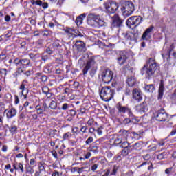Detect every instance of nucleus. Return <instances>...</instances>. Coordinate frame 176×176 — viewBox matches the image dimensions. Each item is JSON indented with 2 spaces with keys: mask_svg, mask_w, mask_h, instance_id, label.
<instances>
[{
  "mask_svg": "<svg viewBox=\"0 0 176 176\" xmlns=\"http://www.w3.org/2000/svg\"><path fill=\"white\" fill-rule=\"evenodd\" d=\"M126 83L129 87H133V86L137 83V80L134 76H130L127 78Z\"/></svg>",
  "mask_w": 176,
  "mask_h": 176,
  "instance_id": "nucleus-19",
  "label": "nucleus"
},
{
  "mask_svg": "<svg viewBox=\"0 0 176 176\" xmlns=\"http://www.w3.org/2000/svg\"><path fill=\"white\" fill-rule=\"evenodd\" d=\"M153 118L158 122H166L168 119V114L163 109L155 111L153 113Z\"/></svg>",
  "mask_w": 176,
  "mask_h": 176,
  "instance_id": "nucleus-7",
  "label": "nucleus"
},
{
  "mask_svg": "<svg viewBox=\"0 0 176 176\" xmlns=\"http://www.w3.org/2000/svg\"><path fill=\"white\" fill-rule=\"evenodd\" d=\"M76 24L77 25H81V24H83V18L78 16L76 19Z\"/></svg>",
  "mask_w": 176,
  "mask_h": 176,
  "instance_id": "nucleus-30",
  "label": "nucleus"
},
{
  "mask_svg": "<svg viewBox=\"0 0 176 176\" xmlns=\"http://www.w3.org/2000/svg\"><path fill=\"white\" fill-rule=\"evenodd\" d=\"M142 21V16H133L129 17L126 21V25L130 28L133 27H138Z\"/></svg>",
  "mask_w": 176,
  "mask_h": 176,
  "instance_id": "nucleus-6",
  "label": "nucleus"
},
{
  "mask_svg": "<svg viewBox=\"0 0 176 176\" xmlns=\"http://www.w3.org/2000/svg\"><path fill=\"white\" fill-rule=\"evenodd\" d=\"M83 170H85V167H81L78 168V174H82V173L83 172Z\"/></svg>",
  "mask_w": 176,
  "mask_h": 176,
  "instance_id": "nucleus-59",
  "label": "nucleus"
},
{
  "mask_svg": "<svg viewBox=\"0 0 176 176\" xmlns=\"http://www.w3.org/2000/svg\"><path fill=\"white\" fill-rule=\"evenodd\" d=\"M127 137H129V131L122 129L119 131L114 142L116 145H120L123 141H126Z\"/></svg>",
  "mask_w": 176,
  "mask_h": 176,
  "instance_id": "nucleus-9",
  "label": "nucleus"
},
{
  "mask_svg": "<svg viewBox=\"0 0 176 176\" xmlns=\"http://www.w3.org/2000/svg\"><path fill=\"white\" fill-rule=\"evenodd\" d=\"M134 10H135V6L131 1H125L121 6V12H122L124 17L131 16L134 13Z\"/></svg>",
  "mask_w": 176,
  "mask_h": 176,
  "instance_id": "nucleus-4",
  "label": "nucleus"
},
{
  "mask_svg": "<svg viewBox=\"0 0 176 176\" xmlns=\"http://www.w3.org/2000/svg\"><path fill=\"white\" fill-rule=\"evenodd\" d=\"M42 171L41 170H38V171H36V173H34V176H41V174H42Z\"/></svg>",
  "mask_w": 176,
  "mask_h": 176,
  "instance_id": "nucleus-64",
  "label": "nucleus"
},
{
  "mask_svg": "<svg viewBox=\"0 0 176 176\" xmlns=\"http://www.w3.org/2000/svg\"><path fill=\"white\" fill-rule=\"evenodd\" d=\"M136 110L138 112H146V106L145 105V103H142L137 106Z\"/></svg>",
  "mask_w": 176,
  "mask_h": 176,
  "instance_id": "nucleus-22",
  "label": "nucleus"
},
{
  "mask_svg": "<svg viewBox=\"0 0 176 176\" xmlns=\"http://www.w3.org/2000/svg\"><path fill=\"white\" fill-rule=\"evenodd\" d=\"M129 58V52L124 51L120 52V57L118 58V63L120 65H123L126 63V60Z\"/></svg>",
  "mask_w": 176,
  "mask_h": 176,
  "instance_id": "nucleus-13",
  "label": "nucleus"
},
{
  "mask_svg": "<svg viewBox=\"0 0 176 176\" xmlns=\"http://www.w3.org/2000/svg\"><path fill=\"white\" fill-rule=\"evenodd\" d=\"M50 108L51 109H56V108H57V102L54 100H52L50 103Z\"/></svg>",
  "mask_w": 176,
  "mask_h": 176,
  "instance_id": "nucleus-28",
  "label": "nucleus"
},
{
  "mask_svg": "<svg viewBox=\"0 0 176 176\" xmlns=\"http://www.w3.org/2000/svg\"><path fill=\"white\" fill-rule=\"evenodd\" d=\"M140 146H141L140 143H135L133 146H131V148H132V149H140Z\"/></svg>",
  "mask_w": 176,
  "mask_h": 176,
  "instance_id": "nucleus-50",
  "label": "nucleus"
},
{
  "mask_svg": "<svg viewBox=\"0 0 176 176\" xmlns=\"http://www.w3.org/2000/svg\"><path fill=\"white\" fill-rule=\"evenodd\" d=\"M36 109L38 115H42V113L45 112V109L43 107H40L38 105L36 107Z\"/></svg>",
  "mask_w": 176,
  "mask_h": 176,
  "instance_id": "nucleus-29",
  "label": "nucleus"
},
{
  "mask_svg": "<svg viewBox=\"0 0 176 176\" xmlns=\"http://www.w3.org/2000/svg\"><path fill=\"white\" fill-rule=\"evenodd\" d=\"M96 65V61L94 60V58H89L87 60V63L85 64V66L82 70L83 75H87L90 68H93L94 65Z\"/></svg>",
  "mask_w": 176,
  "mask_h": 176,
  "instance_id": "nucleus-11",
  "label": "nucleus"
},
{
  "mask_svg": "<svg viewBox=\"0 0 176 176\" xmlns=\"http://www.w3.org/2000/svg\"><path fill=\"white\" fill-rule=\"evenodd\" d=\"M32 5H36V6H42V1L40 0H31Z\"/></svg>",
  "mask_w": 176,
  "mask_h": 176,
  "instance_id": "nucleus-26",
  "label": "nucleus"
},
{
  "mask_svg": "<svg viewBox=\"0 0 176 176\" xmlns=\"http://www.w3.org/2000/svg\"><path fill=\"white\" fill-rule=\"evenodd\" d=\"M126 38L128 41H133L134 39V34L133 33L127 34Z\"/></svg>",
  "mask_w": 176,
  "mask_h": 176,
  "instance_id": "nucleus-36",
  "label": "nucleus"
},
{
  "mask_svg": "<svg viewBox=\"0 0 176 176\" xmlns=\"http://www.w3.org/2000/svg\"><path fill=\"white\" fill-rule=\"evenodd\" d=\"M76 47L78 52H85L86 51V44L82 41L76 42Z\"/></svg>",
  "mask_w": 176,
  "mask_h": 176,
  "instance_id": "nucleus-17",
  "label": "nucleus"
},
{
  "mask_svg": "<svg viewBox=\"0 0 176 176\" xmlns=\"http://www.w3.org/2000/svg\"><path fill=\"white\" fill-rule=\"evenodd\" d=\"M110 174H111V170L106 169L104 170V174L102 175V176H109Z\"/></svg>",
  "mask_w": 176,
  "mask_h": 176,
  "instance_id": "nucleus-53",
  "label": "nucleus"
},
{
  "mask_svg": "<svg viewBox=\"0 0 176 176\" xmlns=\"http://www.w3.org/2000/svg\"><path fill=\"white\" fill-rule=\"evenodd\" d=\"M164 156H166V153H162L157 155V159H158V160H163Z\"/></svg>",
  "mask_w": 176,
  "mask_h": 176,
  "instance_id": "nucleus-42",
  "label": "nucleus"
},
{
  "mask_svg": "<svg viewBox=\"0 0 176 176\" xmlns=\"http://www.w3.org/2000/svg\"><path fill=\"white\" fill-rule=\"evenodd\" d=\"M89 74L91 76H94L96 75V69H92L90 72Z\"/></svg>",
  "mask_w": 176,
  "mask_h": 176,
  "instance_id": "nucleus-61",
  "label": "nucleus"
},
{
  "mask_svg": "<svg viewBox=\"0 0 176 176\" xmlns=\"http://www.w3.org/2000/svg\"><path fill=\"white\" fill-rule=\"evenodd\" d=\"M116 108L120 113H127L129 116H132L131 110L126 107H124L122 104H117Z\"/></svg>",
  "mask_w": 176,
  "mask_h": 176,
  "instance_id": "nucleus-12",
  "label": "nucleus"
},
{
  "mask_svg": "<svg viewBox=\"0 0 176 176\" xmlns=\"http://www.w3.org/2000/svg\"><path fill=\"white\" fill-rule=\"evenodd\" d=\"M91 157V153L90 152H87L85 156V160L90 159Z\"/></svg>",
  "mask_w": 176,
  "mask_h": 176,
  "instance_id": "nucleus-56",
  "label": "nucleus"
},
{
  "mask_svg": "<svg viewBox=\"0 0 176 176\" xmlns=\"http://www.w3.org/2000/svg\"><path fill=\"white\" fill-rule=\"evenodd\" d=\"M123 123L124 124H129V123H132L131 118L129 117V118H125Z\"/></svg>",
  "mask_w": 176,
  "mask_h": 176,
  "instance_id": "nucleus-45",
  "label": "nucleus"
},
{
  "mask_svg": "<svg viewBox=\"0 0 176 176\" xmlns=\"http://www.w3.org/2000/svg\"><path fill=\"white\" fill-rule=\"evenodd\" d=\"M68 108H69V105H68V104H67V103L63 104L62 106V109L63 111H67V109H68Z\"/></svg>",
  "mask_w": 176,
  "mask_h": 176,
  "instance_id": "nucleus-52",
  "label": "nucleus"
},
{
  "mask_svg": "<svg viewBox=\"0 0 176 176\" xmlns=\"http://www.w3.org/2000/svg\"><path fill=\"white\" fill-rule=\"evenodd\" d=\"M20 103V99H19V96L14 95V104L15 105H17Z\"/></svg>",
  "mask_w": 176,
  "mask_h": 176,
  "instance_id": "nucleus-46",
  "label": "nucleus"
},
{
  "mask_svg": "<svg viewBox=\"0 0 176 176\" xmlns=\"http://www.w3.org/2000/svg\"><path fill=\"white\" fill-rule=\"evenodd\" d=\"M115 17L116 18L113 19V27H120V25H122V21L120 20L118 14H116Z\"/></svg>",
  "mask_w": 176,
  "mask_h": 176,
  "instance_id": "nucleus-20",
  "label": "nucleus"
},
{
  "mask_svg": "<svg viewBox=\"0 0 176 176\" xmlns=\"http://www.w3.org/2000/svg\"><path fill=\"white\" fill-rule=\"evenodd\" d=\"M116 173H118V166L116 165L113 166V171L110 174V175H116Z\"/></svg>",
  "mask_w": 176,
  "mask_h": 176,
  "instance_id": "nucleus-39",
  "label": "nucleus"
},
{
  "mask_svg": "<svg viewBox=\"0 0 176 176\" xmlns=\"http://www.w3.org/2000/svg\"><path fill=\"white\" fill-rule=\"evenodd\" d=\"M148 64L145 65L141 70L142 75H145L146 78L152 76L155 74V71L157 69V65L153 58H150Z\"/></svg>",
  "mask_w": 176,
  "mask_h": 176,
  "instance_id": "nucleus-1",
  "label": "nucleus"
},
{
  "mask_svg": "<svg viewBox=\"0 0 176 176\" xmlns=\"http://www.w3.org/2000/svg\"><path fill=\"white\" fill-rule=\"evenodd\" d=\"M36 162H35V159H31L30 161V166H35L36 164Z\"/></svg>",
  "mask_w": 176,
  "mask_h": 176,
  "instance_id": "nucleus-58",
  "label": "nucleus"
},
{
  "mask_svg": "<svg viewBox=\"0 0 176 176\" xmlns=\"http://www.w3.org/2000/svg\"><path fill=\"white\" fill-rule=\"evenodd\" d=\"M101 99L105 102L111 101L115 96V90L112 89L111 87H103L100 92Z\"/></svg>",
  "mask_w": 176,
  "mask_h": 176,
  "instance_id": "nucleus-3",
  "label": "nucleus"
},
{
  "mask_svg": "<svg viewBox=\"0 0 176 176\" xmlns=\"http://www.w3.org/2000/svg\"><path fill=\"white\" fill-rule=\"evenodd\" d=\"M39 79H40V80H41V82H47V76L43 75V76H41Z\"/></svg>",
  "mask_w": 176,
  "mask_h": 176,
  "instance_id": "nucleus-51",
  "label": "nucleus"
},
{
  "mask_svg": "<svg viewBox=\"0 0 176 176\" xmlns=\"http://www.w3.org/2000/svg\"><path fill=\"white\" fill-rule=\"evenodd\" d=\"M52 46H53L54 49H58V47H60V41L56 40L53 43Z\"/></svg>",
  "mask_w": 176,
  "mask_h": 176,
  "instance_id": "nucleus-33",
  "label": "nucleus"
},
{
  "mask_svg": "<svg viewBox=\"0 0 176 176\" xmlns=\"http://www.w3.org/2000/svg\"><path fill=\"white\" fill-rule=\"evenodd\" d=\"M14 64L16 65H21L23 68H27L31 67V60L30 59L23 58V59H15L14 60Z\"/></svg>",
  "mask_w": 176,
  "mask_h": 176,
  "instance_id": "nucleus-10",
  "label": "nucleus"
},
{
  "mask_svg": "<svg viewBox=\"0 0 176 176\" xmlns=\"http://www.w3.org/2000/svg\"><path fill=\"white\" fill-rule=\"evenodd\" d=\"M98 166L97 164H94L91 166V171H96L98 168Z\"/></svg>",
  "mask_w": 176,
  "mask_h": 176,
  "instance_id": "nucleus-62",
  "label": "nucleus"
},
{
  "mask_svg": "<svg viewBox=\"0 0 176 176\" xmlns=\"http://www.w3.org/2000/svg\"><path fill=\"white\" fill-rule=\"evenodd\" d=\"M87 131V126H82L80 129L81 133H86Z\"/></svg>",
  "mask_w": 176,
  "mask_h": 176,
  "instance_id": "nucleus-55",
  "label": "nucleus"
},
{
  "mask_svg": "<svg viewBox=\"0 0 176 176\" xmlns=\"http://www.w3.org/2000/svg\"><path fill=\"white\" fill-rule=\"evenodd\" d=\"M87 23L91 27H95L96 28H100V27H104L105 25L104 19H101L99 15L94 14H89L88 15Z\"/></svg>",
  "mask_w": 176,
  "mask_h": 176,
  "instance_id": "nucleus-2",
  "label": "nucleus"
},
{
  "mask_svg": "<svg viewBox=\"0 0 176 176\" xmlns=\"http://www.w3.org/2000/svg\"><path fill=\"white\" fill-rule=\"evenodd\" d=\"M38 170L43 172L45 171V165L42 163H41L38 166Z\"/></svg>",
  "mask_w": 176,
  "mask_h": 176,
  "instance_id": "nucleus-47",
  "label": "nucleus"
},
{
  "mask_svg": "<svg viewBox=\"0 0 176 176\" xmlns=\"http://www.w3.org/2000/svg\"><path fill=\"white\" fill-rule=\"evenodd\" d=\"M27 83V80H23V82L21 84L19 89L21 91H24L25 90V84Z\"/></svg>",
  "mask_w": 176,
  "mask_h": 176,
  "instance_id": "nucleus-35",
  "label": "nucleus"
},
{
  "mask_svg": "<svg viewBox=\"0 0 176 176\" xmlns=\"http://www.w3.org/2000/svg\"><path fill=\"white\" fill-rule=\"evenodd\" d=\"M130 152V150L129 148L125 147L122 151V156H127L129 155V153Z\"/></svg>",
  "mask_w": 176,
  "mask_h": 176,
  "instance_id": "nucleus-32",
  "label": "nucleus"
},
{
  "mask_svg": "<svg viewBox=\"0 0 176 176\" xmlns=\"http://www.w3.org/2000/svg\"><path fill=\"white\" fill-rule=\"evenodd\" d=\"M173 173H175V168L173 167L168 168L165 170V174H168V175H170V174H173Z\"/></svg>",
  "mask_w": 176,
  "mask_h": 176,
  "instance_id": "nucleus-25",
  "label": "nucleus"
},
{
  "mask_svg": "<svg viewBox=\"0 0 176 176\" xmlns=\"http://www.w3.org/2000/svg\"><path fill=\"white\" fill-rule=\"evenodd\" d=\"M18 168L23 173L24 171V166L22 163L19 162L18 164Z\"/></svg>",
  "mask_w": 176,
  "mask_h": 176,
  "instance_id": "nucleus-49",
  "label": "nucleus"
},
{
  "mask_svg": "<svg viewBox=\"0 0 176 176\" xmlns=\"http://www.w3.org/2000/svg\"><path fill=\"white\" fill-rule=\"evenodd\" d=\"M120 146L124 148H131L132 146H130V144L129 143L128 141L122 140V142H121Z\"/></svg>",
  "mask_w": 176,
  "mask_h": 176,
  "instance_id": "nucleus-24",
  "label": "nucleus"
},
{
  "mask_svg": "<svg viewBox=\"0 0 176 176\" xmlns=\"http://www.w3.org/2000/svg\"><path fill=\"white\" fill-rule=\"evenodd\" d=\"M129 118H131L132 123H133V124H137V123H139L140 120H141V118L134 116V115H133V113L132 116H129Z\"/></svg>",
  "mask_w": 176,
  "mask_h": 176,
  "instance_id": "nucleus-23",
  "label": "nucleus"
},
{
  "mask_svg": "<svg viewBox=\"0 0 176 176\" xmlns=\"http://www.w3.org/2000/svg\"><path fill=\"white\" fill-rule=\"evenodd\" d=\"M103 6L107 13L109 14L116 13V10H118V8H119L118 4L113 1H107L103 4Z\"/></svg>",
  "mask_w": 176,
  "mask_h": 176,
  "instance_id": "nucleus-8",
  "label": "nucleus"
},
{
  "mask_svg": "<svg viewBox=\"0 0 176 176\" xmlns=\"http://www.w3.org/2000/svg\"><path fill=\"white\" fill-rule=\"evenodd\" d=\"M8 119H12L17 115V110L14 107L11 108L6 113Z\"/></svg>",
  "mask_w": 176,
  "mask_h": 176,
  "instance_id": "nucleus-18",
  "label": "nucleus"
},
{
  "mask_svg": "<svg viewBox=\"0 0 176 176\" xmlns=\"http://www.w3.org/2000/svg\"><path fill=\"white\" fill-rule=\"evenodd\" d=\"M89 152H94V153H98V146H91L89 148Z\"/></svg>",
  "mask_w": 176,
  "mask_h": 176,
  "instance_id": "nucleus-31",
  "label": "nucleus"
},
{
  "mask_svg": "<svg viewBox=\"0 0 176 176\" xmlns=\"http://www.w3.org/2000/svg\"><path fill=\"white\" fill-rule=\"evenodd\" d=\"M153 26H151L146 30L142 36V41H149L151 38V32L153 31Z\"/></svg>",
  "mask_w": 176,
  "mask_h": 176,
  "instance_id": "nucleus-14",
  "label": "nucleus"
},
{
  "mask_svg": "<svg viewBox=\"0 0 176 176\" xmlns=\"http://www.w3.org/2000/svg\"><path fill=\"white\" fill-rule=\"evenodd\" d=\"M42 32L43 36H49V35H52V31L50 30H44Z\"/></svg>",
  "mask_w": 176,
  "mask_h": 176,
  "instance_id": "nucleus-38",
  "label": "nucleus"
},
{
  "mask_svg": "<svg viewBox=\"0 0 176 176\" xmlns=\"http://www.w3.org/2000/svg\"><path fill=\"white\" fill-rule=\"evenodd\" d=\"M26 173H28V174H33V173H34V168H32V166H28L26 168Z\"/></svg>",
  "mask_w": 176,
  "mask_h": 176,
  "instance_id": "nucleus-34",
  "label": "nucleus"
},
{
  "mask_svg": "<svg viewBox=\"0 0 176 176\" xmlns=\"http://www.w3.org/2000/svg\"><path fill=\"white\" fill-rule=\"evenodd\" d=\"M72 137V133L71 132H67L64 133L63 135V141H65V140H68V138H71Z\"/></svg>",
  "mask_w": 176,
  "mask_h": 176,
  "instance_id": "nucleus-27",
  "label": "nucleus"
},
{
  "mask_svg": "<svg viewBox=\"0 0 176 176\" xmlns=\"http://www.w3.org/2000/svg\"><path fill=\"white\" fill-rule=\"evenodd\" d=\"M166 142H164V140H160L158 145H160V146H164Z\"/></svg>",
  "mask_w": 176,
  "mask_h": 176,
  "instance_id": "nucleus-57",
  "label": "nucleus"
},
{
  "mask_svg": "<svg viewBox=\"0 0 176 176\" xmlns=\"http://www.w3.org/2000/svg\"><path fill=\"white\" fill-rule=\"evenodd\" d=\"M144 90L147 93H153V91H155V85H153V84L145 85Z\"/></svg>",
  "mask_w": 176,
  "mask_h": 176,
  "instance_id": "nucleus-21",
  "label": "nucleus"
},
{
  "mask_svg": "<svg viewBox=\"0 0 176 176\" xmlns=\"http://www.w3.org/2000/svg\"><path fill=\"white\" fill-rule=\"evenodd\" d=\"M164 96V81L161 80L158 90V100H162Z\"/></svg>",
  "mask_w": 176,
  "mask_h": 176,
  "instance_id": "nucleus-16",
  "label": "nucleus"
},
{
  "mask_svg": "<svg viewBox=\"0 0 176 176\" xmlns=\"http://www.w3.org/2000/svg\"><path fill=\"white\" fill-rule=\"evenodd\" d=\"M88 126H91L92 124H94V120L93 118L89 119L87 121Z\"/></svg>",
  "mask_w": 176,
  "mask_h": 176,
  "instance_id": "nucleus-54",
  "label": "nucleus"
},
{
  "mask_svg": "<svg viewBox=\"0 0 176 176\" xmlns=\"http://www.w3.org/2000/svg\"><path fill=\"white\" fill-rule=\"evenodd\" d=\"M0 74L2 75V76H6L8 70H6V69H1Z\"/></svg>",
  "mask_w": 176,
  "mask_h": 176,
  "instance_id": "nucleus-41",
  "label": "nucleus"
},
{
  "mask_svg": "<svg viewBox=\"0 0 176 176\" xmlns=\"http://www.w3.org/2000/svg\"><path fill=\"white\" fill-rule=\"evenodd\" d=\"M93 141H94V138H93V137H89V138L85 141V144H86V145H89V144H91V142H93Z\"/></svg>",
  "mask_w": 176,
  "mask_h": 176,
  "instance_id": "nucleus-40",
  "label": "nucleus"
},
{
  "mask_svg": "<svg viewBox=\"0 0 176 176\" xmlns=\"http://www.w3.org/2000/svg\"><path fill=\"white\" fill-rule=\"evenodd\" d=\"M16 130H17V126L14 125L11 126L10 128V133H16Z\"/></svg>",
  "mask_w": 176,
  "mask_h": 176,
  "instance_id": "nucleus-43",
  "label": "nucleus"
},
{
  "mask_svg": "<svg viewBox=\"0 0 176 176\" xmlns=\"http://www.w3.org/2000/svg\"><path fill=\"white\" fill-rule=\"evenodd\" d=\"M52 156H53L55 159H57V158H58L57 152H56V151H52Z\"/></svg>",
  "mask_w": 176,
  "mask_h": 176,
  "instance_id": "nucleus-60",
  "label": "nucleus"
},
{
  "mask_svg": "<svg viewBox=\"0 0 176 176\" xmlns=\"http://www.w3.org/2000/svg\"><path fill=\"white\" fill-rule=\"evenodd\" d=\"M102 129L104 128L102 126H100L96 129V132L98 134V135H102Z\"/></svg>",
  "mask_w": 176,
  "mask_h": 176,
  "instance_id": "nucleus-44",
  "label": "nucleus"
},
{
  "mask_svg": "<svg viewBox=\"0 0 176 176\" xmlns=\"http://www.w3.org/2000/svg\"><path fill=\"white\" fill-rule=\"evenodd\" d=\"M52 176H60V173H58L57 170H55L52 173Z\"/></svg>",
  "mask_w": 176,
  "mask_h": 176,
  "instance_id": "nucleus-63",
  "label": "nucleus"
},
{
  "mask_svg": "<svg viewBox=\"0 0 176 176\" xmlns=\"http://www.w3.org/2000/svg\"><path fill=\"white\" fill-rule=\"evenodd\" d=\"M132 135L135 140H140L141 138V135L135 132H132Z\"/></svg>",
  "mask_w": 176,
  "mask_h": 176,
  "instance_id": "nucleus-37",
  "label": "nucleus"
},
{
  "mask_svg": "<svg viewBox=\"0 0 176 176\" xmlns=\"http://www.w3.org/2000/svg\"><path fill=\"white\" fill-rule=\"evenodd\" d=\"M113 76V72L109 70V69L103 70L99 76L104 83H110L112 81Z\"/></svg>",
  "mask_w": 176,
  "mask_h": 176,
  "instance_id": "nucleus-5",
  "label": "nucleus"
},
{
  "mask_svg": "<svg viewBox=\"0 0 176 176\" xmlns=\"http://www.w3.org/2000/svg\"><path fill=\"white\" fill-rule=\"evenodd\" d=\"M6 58H8L6 57V54L0 55V60H1V61H3V63H5L6 61Z\"/></svg>",
  "mask_w": 176,
  "mask_h": 176,
  "instance_id": "nucleus-48",
  "label": "nucleus"
},
{
  "mask_svg": "<svg viewBox=\"0 0 176 176\" xmlns=\"http://www.w3.org/2000/svg\"><path fill=\"white\" fill-rule=\"evenodd\" d=\"M133 98L140 102V101H142V94H141V91L138 89H135L133 90Z\"/></svg>",
  "mask_w": 176,
  "mask_h": 176,
  "instance_id": "nucleus-15",
  "label": "nucleus"
}]
</instances>
